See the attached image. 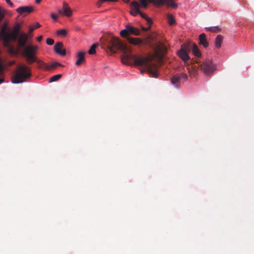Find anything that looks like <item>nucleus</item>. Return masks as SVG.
Listing matches in <instances>:
<instances>
[{
  "instance_id": "nucleus-4",
  "label": "nucleus",
  "mask_w": 254,
  "mask_h": 254,
  "mask_svg": "<svg viewBox=\"0 0 254 254\" xmlns=\"http://www.w3.org/2000/svg\"><path fill=\"white\" fill-rule=\"evenodd\" d=\"M28 40V36L26 34H20L18 39V47L20 49H24L23 54L27 58L28 62H32V46L26 47V43Z\"/></svg>"
},
{
  "instance_id": "nucleus-14",
  "label": "nucleus",
  "mask_w": 254,
  "mask_h": 254,
  "mask_svg": "<svg viewBox=\"0 0 254 254\" xmlns=\"http://www.w3.org/2000/svg\"><path fill=\"white\" fill-rule=\"evenodd\" d=\"M85 53L83 52H80L77 54L76 58H77V60L75 63L76 65L80 66L81 64L85 63Z\"/></svg>"
},
{
  "instance_id": "nucleus-26",
  "label": "nucleus",
  "mask_w": 254,
  "mask_h": 254,
  "mask_svg": "<svg viewBox=\"0 0 254 254\" xmlns=\"http://www.w3.org/2000/svg\"><path fill=\"white\" fill-rule=\"evenodd\" d=\"M98 45V44H93L88 51V54L90 55L95 54L96 53V48Z\"/></svg>"
},
{
  "instance_id": "nucleus-37",
  "label": "nucleus",
  "mask_w": 254,
  "mask_h": 254,
  "mask_svg": "<svg viewBox=\"0 0 254 254\" xmlns=\"http://www.w3.org/2000/svg\"><path fill=\"white\" fill-rule=\"evenodd\" d=\"M104 1H101L100 0V1H98L96 3V5L97 7H99L101 6L102 2H103Z\"/></svg>"
},
{
  "instance_id": "nucleus-12",
  "label": "nucleus",
  "mask_w": 254,
  "mask_h": 254,
  "mask_svg": "<svg viewBox=\"0 0 254 254\" xmlns=\"http://www.w3.org/2000/svg\"><path fill=\"white\" fill-rule=\"evenodd\" d=\"M63 47V44L62 42L56 43L54 47L55 52L61 56H64L66 54V50L65 49L61 50Z\"/></svg>"
},
{
  "instance_id": "nucleus-10",
  "label": "nucleus",
  "mask_w": 254,
  "mask_h": 254,
  "mask_svg": "<svg viewBox=\"0 0 254 254\" xmlns=\"http://www.w3.org/2000/svg\"><path fill=\"white\" fill-rule=\"evenodd\" d=\"M200 68L205 73L209 74L215 70V65L211 61L207 60L200 65Z\"/></svg>"
},
{
  "instance_id": "nucleus-17",
  "label": "nucleus",
  "mask_w": 254,
  "mask_h": 254,
  "mask_svg": "<svg viewBox=\"0 0 254 254\" xmlns=\"http://www.w3.org/2000/svg\"><path fill=\"white\" fill-rule=\"evenodd\" d=\"M20 30V27L19 25H16L14 28V30L10 34H12L13 35L10 36V44L12 40L16 41L17 39L18 34Z\"/></svg>"
},
{
  "instance_id": "nucleus-20",
  "label": "nucleus",
  "mask_w": 254,
  "mask_h": 254,
  "mask_svg": "<svg viewBox=\"0 0 254 254\" xmlns=\"http://www.w3.org/2000/svg\"><path fill=\"white\" fill-rule=\"evenodd\" d=\"M199 44L202 45L204 48H207L208 45V42L207 41L206 35L204 33H202L199 36Z\"/></svg>"
},
{
  "instance_id": "nucleus-36",
  "label": "nucleus",
  "mask_w": 254,
  "mask_h": 254,
  "mask_svg": "<svg viewBox=\"0 0 254 254\" xmlns=\"http://www.w3.org/2000/svg\"><path fill=\"white\" fill-rule=\"evenodd\" d=\"M43 36L42 35H40L37 37V40L38 42H40L42 40Z\"/></svg>"
},
{
  "instance_id": "nucleus-15",
  "label": "nucleus",
  "mask_w": 254,
  "mask_h": 254,
  "mask_svg": "<svg viewBox=\"0 0 254 254\" xmlns=\"http://www.w3.org/2000/svg\"><path fill=\"white\" fill-rule=\"evenodd\" d=\"M63 14L64 15L69 17L72 15V10L69 7L68 4L65 2H63Z\"/></svg>"
},
{
  "instance_id": "nucleus-7",
  "label": "nucleus",
  "mask_w": 254,
  "mask_h": 254,
  "mask_svg": "<svg viewBox=\"0 0 254 254\" xmlns=\"http://www.w3.org/2000/svg\"><path fill=\"white\" fill-rule=\"evenodd\" d=\"M187 79V75L184 72H182L173 75L171 78V82L172 84L174 85L175 87H179L181 86V81L183 80L184 81H185Z\"/></svg>"
},
{
  "instance_id": "nucleus-35",
  "label": "nucleus",
  "mask_w": 254,
  "mask_h": 254,
  "mask_svg": "<svg viewBox=\"0 0 254 254\" xmlns=\"http://www.w3.org/2000/svg\"><path fill=\"white\" fill-rule=\"evenodd\" d=\"M51 17L54 20H57L58 16L55 15L54 13H51Z\"/></svg>"
},
{
  "instance_id": "nucleus-22",
  "label": "nucleus",
  "mask_w": 254,
  "mask_h": 254,
  "mask_svg": "<svg viewBox=\"0 0 254 254\" xmlns=\"http://www.w3.org/2000/svg\"><path fill=\"white\" fill-rule=\"evenodd\" d=\"M192 52L193 54L197 57H200L201 56V52L199 50L198 46L195 44H193L192 45Z\"/></svg>"
},
{
  "instance_id": "nucleus-24",
  "label": "nucleus",
  "mask_w": 254,
  "mask_h": 254,
  "mask_svg": "<svg viewBox=\"0 0 254 254\" xmlns=\"http://www.w3.org/2000/svg\"><path fill=\"white\" fill-rule=\"evenodd\" d=\"M62 75L61 74H58L52 76L50 78L49 82L51 83V82L57 81L59 80L62 77Z\"/></svg>"
},
{
  "instance_id": "nucleus-31",
  "label": "nucleus",
  "mask_w": 254,
  "mask_h": 254,
  "mask_svg": "<svg viewBox=\"0 0 254 254\" xmlns=\"http://www.w3.org/2000/svg\"><path fill=\"white\" fill-rule=\"evenodd\" d=\"M140 2L141 5L143 7L145 8L147 7L148 3H147L146 0H142L140 1Z\"/></svg>"
},
{
  "instance_id": "nucleus-9",
  "label": "nucleus",
  "mask_w": 254,
  "mask_h": 254,
  "mask_svg": "<svg viewBox=\"0 0 254 254\" xmlns=\"http://www.w3.org/2000/svg\"><path fill=\"white\" fill-rule=\"evenodd\" d=\"M149 2H152L157 6H160L166 4L169 7L177 8L178 5L174 2V0H148Z\"/></svg>"
},
{
  "instance_id": "nucleus-34",
  "label": "nucleus",
  "mask_w": 254,
  "mask_h": 254,
  "mask_svg": "<svg viewBox=\"0 0 254 254\" xmlns=\"http://www.w3.org/2000/svg\"><path fill=\"white\" fill-rule=\"evenodd\" d=\"M4 70V66L1 61H0V75L2 73Z\"/></svg>"
},
{
  "instance_id": "nucleus-42",
  "label": "nucleus",
  "mask_w": 254,
  "mask_h": 254,
  "mask_svg": "<svg viewBox=\"0 0 254 254\" xmlns=\"http://www.w3.org/2000/svg\"><path fill=\"white\" fill-rule=\"evenodd\" d=\"M8 4L11 7H14V4L12 2H10V3H8Z\"/></svg>"
},
{
  "instance_id": "nucleus-39",
  "label": "nucleus",
  "mask_w": 254,
  "mask_h": 254,
  "mask_svg": "<svg viewBox=\"0 0 254 254\" xmlns=\"http://www.w3.org/2000/svg\"><path fill=\"white\" fill-rule=\"evenodd\" d=\"M101 1H116L117 0H100Z\"/></svg>"
},
{
  "instance_id": "nucleus-16",
  "label": "nucleus",
  "mask_w": 254,
  "mask_h": 254,
  "mask_svg": "<svg viewBox=\"0 0 254 254\" xmlns=\"http://www.w3.org/2000/svg\"><path fill=\"white\" fill-rule=\"evenodd\" d=\"M16 11L20 14L32 12V6H20L16 9Z\"/></svg>"
},
{
  "instance_id": "nucleus-40",
  "label": "nucleus",
  "mask_w": 254,
  "mask_h": 254,
  "mask_svg": "<svg viewBox=\"0 0 254 254\" xmlns=\"http://www.w3.org/2000/svg\"><path fill=\"white\" fill-rule=\"evenodd\" d=\"M59 13L61 14H63V9H59L58 10Z\"/></svg>"
},
{
  "instance_id": "nucleus-27",
  "label": "nucleus",
  "mask_w": 254,
  "mask_h": 254,
  "mask_svg": "<svg viewBox=\"0 0 254 254\" xmlns=\"http://www.w3.org/2000/svg\"><path fill=\"white\" fill-rule=\"evenodd\" d=\"M56 34L58 35H60V36H63L64 37H65L67 35V32L66 29H60V30H57L56 32Z\"/></svg>"
},
{
  "instance_id": "nucleus-47",
  "label": "nucleus",
  "mask_w": 254,
  "mask_h": 254,
  "mask_svg": "<svg viewBox=\"0 0 254 254\" xmlns=\"http://www.w3.org/2000/svg\"><path fill=\"white\" fill-rule=\"evenodd\" d=\"M29 32H32V28L30 27H29Z\"/></svg>"
},
{
  "instance_id": "nucleus-18",
  "label": "nucleus",
  "mask_w": 254,
  "mask_h": 254,
  "mask_svg": "<svg viewBox=\"0 0 254 254\" xmlns=\"http://www.w3.org/2000/svg\"><path fill=\"white\" fill-rule=\"evenodd\" d=\"M188 54L189 53L183 51V50H180L178 52V55L185 63H186L190 59Z\"/></svg>"
},
{
  "instance_id": "nucleus-46",
  "label": "nucleus",
  "mask_w": 254,
  "mask_h": 254,
  "mask_svg": "<svg viewBox=\"0 0 254 254\" xmlns=\"http://www.w3.org/2000/svg\"><path fill=\"white\" fill-rule=\"evenodd\" d=\"M5 1L7 3H10V2L11 1L10 0H5Z\"/></svg>"
},
{
  "instance_id": "nucleus-44",
  "label": "nucleus",
  "mask_w": 254,
  "mask_h": 254,
  "mask_svg": "<svg viewBox=\"0 0 254 254\" xmlns=\"http://www.w3.org/2000/svg\"><path fill=\"white\" fill-rule=\"evenodd\" d=\"M4 81V79L3 78H0V83L3 82Z\"/></svg>"
},
{
  "instance_id": "nucleus-21",
  "label": "nucleus",
  "mask_w": 254,
  "mask_h": 254,
  "mask_svg": "<svg viewBox=\"0 0 254 254\" xmlns=\"http://www.w3.org/2000/svg\"><path fill=\"white\" fill-rule=\"evenodd\" d=\"M223 36L221 35H218L215 39V42H214L215 46L217 48H218V49L220 48L221 47V44L223 42Z\"/></svg>"
},
{
  "instance_id": "nucleus-38",
  "label": "nucleus",
  "mask_w": 254,
  "mask_h": 254,
  "mask_svg": "<svg viewBox=\"0 0 254 254\" xmlns=\"http://www.w3.org/2000/svg\"><path fill=\"white\" fill-rule=\"evenodd\" d=\"M101 1H116L117 0H100Z\"/></svg>"
},
{
  "instance_id": "nucleus-23",
  "label": "nucleus",
  "mask_w": 254,
  "mask_h": 254,
  "mask_svg": "<svg viewBox=\"0 0 254 254\" xmlns=\"http://www.w3.org/2000/svg\"><path fill=\"white\" fill-rule=\"evenodd\" d=\"M191 44L190 43H184L180 50H183V51L187 53H190L191 50Z\"/></svg>"
},
{
  "instance_id": "nucleus-28",
  "label": "nucleus",
  "mask_w": 254,
  "mask_h": 254,
  "mask_svg": "<svg viewBox=\"0 0 254 254\" xmlns=\"http://www.w3.org/2000/svg\"><path fill=\"white\" fill-rule=\"evenodd\" d=\"M139 14L142 18H143L147 21V24H150L151 23H152L151 19L149 17H148L146 14L142 13L140 11Z\"/></svg>"
},
{
  "instance_id": "nucleus-29",
  "label": "nucleus",
  "mask_w": 254,
  "mask_h": 254,
  "mask_svg": "<svg viewBox=\"0 0 254 254\" xmlns=\"http://www.w3.org/2000/svg\"><path fill=\"white\" fill-rule=\"evenodd\" d=\"M207 29L213 32H217L220 30V28L218 26L210 27L207 28Z\"/></svg>"
},
{
  "instance_id": "nucleus-5",
  "label": "nucleus",
  "mask_w": 254,
  "mask_h": 254,
  "mask_svg": "<svg viewBox=\"0 0 254 254\" xmlns=\"http://www.w3.org/2000/svg\"><path fill=\"white\" fill-rule=\"evenodd\" d=\"M120 35L124 38L130 37V35L134 36H139L140 35V31L139 29L131 26L130 24H127L125 26V29L120 31Z\"/></svg>"
},
{
  "instance_id": "nucleus-32",
  "label": "nucleus",
  "mask_w": 254,
  "mask_h": 254,
  "mask_svg": "<svg viewBox=\"0 0 254 254\" xmlns=\"http://www.w3.org/2000/svg\"><path fill=\"white\" fill-rule=\"evenodd\" d=\"M40 27H41V25L39 23L36 22L35 23L33 24V30H34V29H37Z\"/></svg>"
},
{
  "instance_id": "nucleus-8",
  "label": "nucleus",
  "mask_w": 254,
  "mask_h": 254,
  "mask_svg": "<svg viewBox=\"0 0 254 254\" xmlns=\"http://www.w3.org/2000/svg\"><path fill=\"white\" fill-rule=\"evenodd\" d=\"M36 66L40 69L51 71L56 69L58 66H63V65L57 62H55L50 64H48L42 61H39V64Z\"/></svg>"
},
{
  "instance_id": "nucleus-25",
  "label": "nucleus",
  "mask_w": 254,
  "mask_h": 254,
  "mask_svg": "<svg viewBox=\"0 0 254 254\" xmlns=\"http://www.w3.org/2000/svg\"><path fill=\"white\" fill-rule=\"evenodd\" d=\"M167 19L168 21V23L170 25H173L176 23L175 19L173 15L171 14H168Z\"/></svg>"
},
{
  "instance_id": "nucleus-2",
  "label": "nucleus",
  "mask_w": 254,
  "mask_h": 254,
  "mask_svg": "<svg viewBox=\"0 0 254 254\" xmlns=\"http://www.w3.org/2000/svg\"><path fill=\"white\" fill-rule=\"evenodd\" d=\"M144 45L148 46L152 50L157 57L162 58L167 53V48L157 38V34L153 33L148 35L144 41Z\"/></svg>"
},
{
  "instance_id": "nucleus-30",
  "label": "nucleus",
  "mask_w": 254,
  "mask_h": 254,
  "mask_svg": "<svg viewBox=\"0 0 254 254\" xmlns=\"http://www.w3.org/2000/svg\"><path fill=\"white\" fill-rule=\"evenodd\" d=\"M46 43L49 45H52L54 43V41L51 38H47L46 39Z\"/></svg>"
},
{
  "instance_id": "nucleus-41",
  "label": "nucleus",
  "mask_w": 254,
  "mask_h": 254,
  "mask_svg": "<svg viewBox=\"0 0 254 254\" xmlns=\"http://www.w3.org/2000/svg\"><path fill=\"white\" fill-rule=\"evenodd\" d=\"M42 0H35V2L37 4H39L41 2Z\"/></svg>"
},
{
  "instance_id": "nucleus-33",
  "label": "nucleus",
  "mask_w": 254,
  "mask_h": 254,
  "mask_svg": "<svg viewBox=\"0 0 254 254\" xmlns=\"http://www.w3.org/2000/svg\"><path fill=\"white\" fill-rule=\"evenodd\" d=\"M152 24V23H151L150 24H148V26L147 27H142V30L144 31H147L149 30L151 28Z\"/></svg>"
},
{
  "instance_id": "nucleus-19",
  "label": "nucleus",
  "mask_w": 254,
  "mask_h": 254,
  "mask_svg": "<svg viewBox=\"0 0 254 254\" xmlns=\"http://www.w3.org/2000/svg\"><path fill=\"white\" fill-rule=\"evenodd\" d=\"M39 47L36 45H33V63H35L36 66L39 64V61H42L39 59L36 55L37 54V51L38 50Z\"/></svg>"
},
{
  "instance_id": "nucleus-11",
  "label": "nucleus",
  "mask_w": 254,
  "mask_h": 254,
  "mask_svg": "<svg viewBox=\"0 0 254 254\" xmlns=\"http://www.w3.org/2000/svg\"><path fill=\"white\" fill-rule=\"evenodd\" d=\"M130 6L133 8L131 11L130 14L133 16H136L140 12V4L136 1H133L130 3Z\"/></svg>"
},
{
  "instance_id": "nucleus-43",
  "label": "nucleus",
  "mask_w": 254,
  "mask_h": 254,
  "mask_svg": "<svg viewBox=\"0 0 254 254\" xmlns=\"http://www.w3.org/2000/svg\"><path fill=\"white\" fill-rule=\"evenodd\" d=\"M15 63V62L14 61H12V62H11L10 63H9V65H12L13 64H14Z\"/></svg>"
},
{
  "instance_id": "nucleus-13",
  "label": "nucleus",
  "mask_w": 254,
  "mask_h": 254,
  "mask_svg": "<svg viewBox=\"0 0 254 254\" xmlns=\"http://www.w3.org/2000/svg\"><path fill=\"white\" fill-rule=\"evenodd\" d=\"M126 39L129 44L137 46L140 44H144V41L139 38L129 37Z\"/></svg>"
},
{
  "instance_id": "nucleus-3",
  "label": "nucleus",
  "mask_w": 254,
  "mask_h": 254,
  "mask_svg": "<svg viewBox=\"0 0 254 254\" xmlns=\"http://www.w3.org/2000/svg\"><path fill=\"white\" fill-rule=\"evenodd\" d=\"M30 75V69L26 65H22L18 67L11 77V81L14 84L22 83Z\"/></svg>"
},
{
  "instance_id": "nucleus-1",
  "label": "nucleus",
  "mask_w": 254,
  "mask_h": 254,
  "mask_svg": "<svg viewBox=\"0 0 254 254\" xmlns=\"http://www.w3.org/2000/svg\"><path fill=\"white\" fill-rule=\"evenodd\" d=\"M107 47L113 53H116L118 50L122 51V61L123 63L127 64L128 62L133 61L135 65L143 66L152 77H157V65L151 63V57H137L132 54L131 50L116 37H112L109 40Z\"/></svg>"
},
{
  "instance_id": "nucleus-6",
  "label": "nucleus",
  "mask_w": 254,
  "mask_h": 254,
  "mask_svg": "<svg viewBox=\"0 0 254 254\" xmlns=\"http://www.w3.org/2000/svg\"><path fill=\"white\" fill-rule=\"evenodd\" d=\"M7 25L6 22H4L1 28L0 32V36L2 38L3 40V45L5 47L11 49V44H10V36L13 35L12 34H10V32H7Z\"/></svg>"
},
{
  "instance_id": "nucleus-45",
  "label": "nucleus",
  "mask_w": 254,
  "mask_h": 254,
  "mask_svg": "<svg viewBox=\"0 0 254 254\" xmlns=\"http://www.w3.org/2000/svg\"><path fill=\"white\" fill-rule=\"evenodd\" d=\"M125 2L128 3L129 1V0H123Z\"/></svg>"
}]
</instances>
